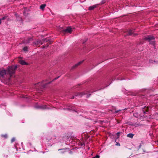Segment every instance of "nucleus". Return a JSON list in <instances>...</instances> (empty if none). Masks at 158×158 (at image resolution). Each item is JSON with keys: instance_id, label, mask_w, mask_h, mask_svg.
I'll list each match as a JSON object with an SVG mask.
<instances>
[{"instance_id": "f257e3e1", "label": "nucleus", "mask_w": 158, "mask_h": 158, "mask_svg": "<svg viewBox=\"0 0 158 158\" xmlns=\"http://www.w3.org/2000/svg\"><path fill=\"white\" fill-rule=\"evenodd\" d=\"M17 68V65H12L8 66L6 70H0V79L1 80H5V76L6 74L8 73L11 77L12 75L15 73Z\"/></svg>"}, {"instance_id": "f03ea898", "label": "nucleus", "mask_w": 158, "mask_h": 158, "mask_svg": "<svg viewBox=\"0 0 158 158\" xmlns=\"http://www.w3.org/2000/svg\"><path fill=\"white\" fill-rule=\"evenodd\" d=\"M144 39L146 40H148V42L151 44L154 45L155 44V41H152L155 39V38L152 35H148L147 37H145Z\"/></svg>"}, {"instance_id": "7ed1b4c3", "label": "nucleus", "mask_w": 158, "mask_h": 158, "mask_svg": "<svg viewBox=\"0 0 158 158\" xmlns=\"http://www.w3.org/2000/svg\"><path fill=\"white\" fill-rule=\"evenodd\" d=\"M45 81H43L42 82H39L37 84V85H40L43 88H44L45 87L46 85L48 84H50L52 81L49 82L47 83H44V82Z\"/></svg>"}, {"instance_id": "20e7f679", "label": "nucleus", "mask_w": 158, "mask_h": 158, "mask_svg": "<svg viewBox=\"0 0 158 158\" xmlns=\"http://www.w3.org/2000/svg\"><path fill=\"white\" fill-rule=\"evenodd\" d=\"M15 15L16 18V19L17 21H19L20 23L23 22L22 18L19 15L15 13Z\"/></svg>"}, {"instance_id": "39448f33", "label": "nucleus", "mask_w": 158, "mask_h": 158, "mask_svg": "<svg viewBox=\"0 0 158 158\" xmlns=\"http://www.w3.org/2000/svg\"><path fill=\"white\" fill-rule=\"evenodd\" d=\"M85 94V93L83 92L81 93H76L75 94V96H78L80 98L83 95H84Z\"/></svg>"}, {"instance_id": "423d86ee", "label": "nucleus", "mask_w": 158, "mask_h": 158, "mask_svg": "<svg viewBox=\"0 0 158 158\" xmlns=\"http://www.w3.org/2000/svg\"><path fill=\"white\" fill-rule=\"evenodd\" d=\"M34 44L36 45H38L39 44L42 45L43 44V42L42 40H39L37 41H36L34 42Z\"/></svg>"}, {"instance_id": "0eeeda50", "label": "nucleus", "mask_w": 158, "mask_h": 158, "mask_svg": "<svg viewBox=\"0 0 158 158\" xmlns=\"http://www.w3.org/2000/svg\"><path fill=\"white\" fill-rule=\"evenodd\" d=\"M73 30H61V32L65 34L67 33L71 34L72 33Z\"/></svg>"}, {"instance_id": "6e6552de", "label": "nucleus", "mask_w": 158, "mask_h": 158, "mask_svg": "<svg viewBox=\"0 0 158 158\" xmlns=\"http://www.w3.org/2000/svg\"><path fill=\"white\" fill-rule=\"evenodd\" d=\"M98 4L94 5L93 6H89L88 8V10H93L95 8L98 6Z\"/></svg>"}, {"instance_id": "1a4fd4ad", "label": "nucleus", "mask_w": 158, "mask_h": 158, "mask_svg": "<svg viewBox=\"0 0 158 158\" xmlns=\"http://www.w3.org/2000/svg\"><path fill=\"white\" fill-rule=\"evenodd\" d=\"M84 60L81 61L75 64L73 66L72 68V69H73L76 68L78 66L81 64L83 61Z\"/></svg>"}, {"instance_id": "9d476101", "label": "nucleus", "mask_w": 158, "mask_h": 158, "mask_svg": "<svg viewBox=\"0 0 158 158\" xmlns=\"http://www.w3.org/2000/svg\"><path fill=\"white\" fill-rule=\"evenodd\" d=\"M7 19V21H9V19L8 18V16L7 15H5L4 17L0 19V21L2 22V20Z\"/></svg>"}, {"instance_id": "9b49d317", "label": "nucleus", "mask_w": 158, "mask_h": 158, "mask_svg": "<svg viewBox=\"0 0 158 158\" xmlns=\"http://www.w3.org/2000/svg\"><path fill=\"white\" fill-rule=\"evenodd\" d=\"M19 63L22 65H27L28 64L23 60H19Z\"/></svg>"}, {"instance_id": "f8f14e48", "label": "nucleus", "mask_w": 158, "mask_h": 158, "mask_svg": "<svg viewBox=\"0 0 158 158\" xmlns=\"http://www.w3.org/2000/svg\"><path fill=\"white\" fill-rule=\"evenodd\" d=\"M43 43L44 44L46 43H48V42L50 41V39L48 38H46L44 39L43 40Z\"/></svg>"}, {"instance_id": "ddd939ff", "label": "nucleus", "mask_w": 158, "mask_h": 158, "mask_svg": "<svg viewBox=\"0 0 158 158\" xmlns=\"http://www.w3.org/2000/svg\"><path fill=\"white\" fill-rule=\"evenodd\" d=\"M46 5L45 4H43L41 5L40 6V9L42 10H43L46 6Z\"/></svg>"}, {"instance_id": "4468645a", "label": "nucleus", "mask_w": 158, "mask_h": 158, "mask_svg": "<svg viewBox=\"0 0 158 158\" xmlns=\"http://www.w3.org/2000/svg\"><path fill=\"white\" fill-rule=\"evenodd\" d=\"M134 135V134L132 133H129L127 135V136L128 137L132 138Z\"/></svg>"}, {"instance_id": "2eb2a0df", "label": "nucleus", "mask_w": 158, "mask_h": 158, "mask_svg": "<svg viewBox=\"0 0 158 158\" xmlns=\"http://www.w3.org/2000/svg\"><path fill=\"white\" fill-rule=\"evenodd\" d=\"M47 106L46 105H41L40 106V109H44L46 108Z\"/></svg>"}, {"instance_id": "dca6fc26", "label": "nucleus", "mask_w": 158, "mask_h": 158, "mask_svg": "<svg viewBox=\"0 0 158 158\" xmlns=\"http://www.w3.org/2000/svg\"><path fill=\"white\" fill-rule=\"evenodd\" d=\"M132 30H128L127 31V33L129 35H131L133 34Z\"/></svg>"}, {"instance_id": "f3484780", "label": "nucleus", "mask_w": 158, "mask_h": 158, "mask_svg": "<svg viewBox=\"0 0 158 158\" xmlns=\"http://www.w3.org/2000/svg\"><path fill=\"white\" fill-rule=\"evenodd\" d=\"M62 30H72L73 28L71 26H68L66 27V28H63Z\"/></svg>"}, {"instance_id": "a211bd4d", "label": "nucleus", "mask_w": 158, "mask_h": 158, "mask_svg": "<svg viewBox=\"0 0 158 158\" xmlns=\"http://www.w3.org/2000/svg\"><path fill=\"white\" fill-rule=\"evenodd\" d=\"M28 48L27 47H25L23 48V50L24 51H28Z\"/></svg>"}, {"instance_id": "6ab92c4d", "label": "nucleus", "mask_w": 158, "mask_h": 158, "mask_svg": "<svg viewBox=\"0 0 158 158\" xmlns=\"http://www.w3.org/2000/svg\"><path fill=\"white\" fill-rule=\"evenodd\" d=\"M51 44V41H49L48 42V43H47L46 45V47H48L49 45Z\"/></svg>"}, {"instance_id": "aec40b11", "label": "nucleus", "mask_w": 158, "mask_h": 158, "mask_svg": "<svg viewBox=\"0 0 158 158\" xmlns=\"http://www.w3.org/2000/svg\"><path fill=\"white\" fill-rule=\"evenodd\" d=\"M2 137L6 138L7 137V135L6 134L2 135Z\"/></svg>"}, {"instance_id": "412c9836", "label": "nucleus", "mask_w": 158, "mask_h": 158, "mask_svg": "<svg viewBox=\"0 0 158 158\" xmlns=\"http://www.w3.org/2000/svg\"><path fill=\"white\" fill-rule=\"evenodd\" d=\"M15 138H13L11 140V143H13V142H14L15 141Z\"/></svg>"}, {"instance_id": "4be33fe9", "label": "nucleus", "mask_w": 158, "mask_h": 158, "mask_svg": "<svg viewBox=\"0 0 158 158\" xmlns=\"http://www.w3.org/2000/svg\"><path fill=\"white\" fill-rule=\"evenodd\" d=\"M67 109L68 110H73V108L72 107H70V108H67Z\"/></svg>"}, {"instance_id": "5701e85b", "label": "nucleus", "mask_w": 158, "mask_h": 158, "mask_svg": "<svg viewBox=\"0 0 158 158\" xmlns=\"http://www.w3.org/2000/svg\"><path fill=\"white\" fill-rule=\"evenodd\" d=\"M120 133V132H118L116 133V135L118 136V138H119Z\"/></svg>"}, {"instance_id": "b1692460", "label": "nucleus", "mask_w": 158, "mask_h": 158, "mask_svg": "<svg viewBox=\"0 0 158 158\" xmlns=\"http://www.w3.org/2000/svg\"><path fill=\"white\" fill-rule=\"evenodd\" d=\"M40 106L39 105H36L35 106V107L37 109H40Z\"/></svg>"}, {"instance_id": "393cba45", "label": "nucleus", "mask_w": 158, "mask_h": 158, "mask_svg": "<svg viewBox=\"0 0 158 158\" xmlns=\"http://www.w3.org/2000/svg\"><path fill=\"white\" fill-rule=\"evenodd\" d=\"M95 158H100V156H99L98 155H96L95 156Z\"/></svg>"}, {"instance_id": "a878e982", "label": "nucleus", "mask_w": 158, "mask_h": 158, "mask_svg": "<svg viewBox=\"0 0 158 158\" xmlns=\"http://www.w3.org/2000/svg\"><path fill=\"white\" fill-rule=\"evenodd\" d=\"M121 111V110H115V113H118L119 111Z\"/></svg>"}, {"instance_id": "bb28decb", "label": "nucleus", "mask_w": 158, "mask_h": 158, "mask_svg": "<svg viewBox=\"0 0 158 158\" xmlns=\"http://www.w3.org/2000/svg\"><path fill=\"white\" fill-rule=\"evenodd\" d=\"M60 76H58V77H56L52 81H53L55 80H56V79H58L59 77H60Z\"/></svg>"}, {"instance_id": "cd10ccee", "label": "nucleus", "mask_w": 158, "mask_h": 158, "mask_svg": "<svg viewBox=\"0 0 158 158\" xmlns=\"http://www.w3.org/2000/svg\"><path fill=\"white\" fill-rule=\"evenodd\" d=\"M91 95V94H87L86 96V98H89L90 97V96Z\"/></svg>"}, {"instance_id": "c85d7f7f", "label": "nucleus", "mask_w": 158, "mask_h": 158, "mask_svg": "<svg viewBox=\"0 0 158 158\" xmlns=\"http://www.w3.org/2000/svg\"><path fill=\"white\" fill-rule=\"evenodd\" d=\"M31 40V38H29V39L28 40V41H27V42H26V43H29V41H30V40Z\"/></svg>"}, {"instance_id": "c756f323", "label": "nucleus", "mask_w": 158, "mask_h": 158, "mask_svg": "<svg viewBox=\"0 0 158 158\" xmlns=\"http://www.w3.org/2000/svg\"><path fill=\"white\" fill-rule=\"evenodd\" d=\"M104 3H105V2L103 1H102V2H101V4H104Z\"/></svg>"}, {"instance_id": "7c9ffc66", "label": "nucleus", "mask_w": 158, "mask_h": 158, "mask_svg": "<svg viewBox=\"0 0 158 158\" xmlns=\"http://www.w3.org/2000/svg\"><path fill=\"white\" fill-rule=\"evenodd\" d=\"M45 47H46V46L44 45H43V46H42V48H45Z\"/></svg>"}, {"instance_id": "2f4dec72", "label": "nucleus", "mask_w": 158, "mask_h": 158, "mask_svg": "<svg viewBox=\"0 0 158 158\" xmlns=\"http://www.w3.org/2000/svg\"><path fill=\"white\" fill-rule=\"evenodd\" d=\"M64 149H60L58 150V151H60V150H64Z\"/></svg>"}, {"instance_id": "473e14b6", "label": "nucleus", "mask_w": 158, "mask_h": 158, "mask_svg": "<svg viewBox=\"0 0 158 158\" xmlns=\"http://www.w3.org/2000/svg\"><path fill=\"white\" fill-rule=\"evenodd\" d=\"M65 152V151H61V153H64Z\"/></svg>"}, {"instance_id": "72a5a7b5", "label": "nucleus", "mask_w": 158, "mask_h": 158, "mask_svg": "<svg viewBox=\"0 0 158 158\" xmlns=\"http://www.w3.org/2000/svg\"><path fill=\"white\" fill-rule=\"evenodd\" d=\"M137 35V34H133V35H134V36H136Z\"/></svg>"}, {"instance_id": "f704fd0d", "label": "nucleus", "mask_w": 158, "mask_h": 158, "mask_svg": "<svg viewBox=\"0 0 158 158\" xmlns=\"http://www.w3.org/2000/svg\"><path fill=\"white\" fill-rule=\"evenodd\" d=\"M75 95L74 96H73L72 98H71V99H73V98H74V97H75Z\"/></svg>"}, {"instance_id": "c9c22d12", "label": "nucleus", "mask_w": 158, "mask_h": 158, "mask_svg": "<svg viewBox=\"0 0 158 158\" xmlns=\"http://www.w3.org/2000/svg\"><path fill=\"white\" fill-rule=\"evenodd\" d=\"M117 145H119V146H120V143H117Z\"/></svg>"}, {"instance_id": "e433bc0d", "label": "nucleus", "mask_w": 158, "mask_h": 158, "mask_svg": "<svg viewBox=\"0 0 158 158\" xmlns=\"http://www.w3.org/2000/svg\"><path fill=\"white\" fill-rule=\"evenodd\" d=\"M146 111H148V108H147V109L146 110Z\"/></svg>"}, {"instance_id": "4c0bfd02", "label": "nucleus", "mask_w": 158, "mask_h": 158, "mask_svg": "<svg viewBox=\"0 0 158 158\" xmlns=\"http://www.w3.org/2000/svg\"><path fill=\"white\" fill-rule=\"evenodd\" d=\"M86 41V40L85 41V42H83V43H83V44H84V43H85Z\"/></svg>"}, {"instance_id": "58836bf2", "label": "nucleus", "mask_w": 158, "mask_h": 158, "mask_svg": "<svg viewBox=\"0 0 158 158\" xmlns=\"http://www.w3.org/2000/svg\"><path fill=\"white\" fill-rule=\"evenodd\" d=\"M59 27H60V28H62V27H60V26Z\"/></svg>"}, {"instance_id": "ea45409f", "label": "nucleus", "mask_w": 158, "mask_h": 158, "mask_svg": "<svg viewBox=\"0 0 158 158\" xmlns=\"http://www.w3.org/2000/svg\"><path fill=\"white\" fill-rule=\"evenodd\" d=\"M81 85V84H79V85Z\"/></svg>"}, {"instance_id": "a19ab883", "label": "nucleus", "mask_w": 158, "mask_h": 158, "mask_svg": "<svg viewBox=\"0 0 158 158\" xmlns=\"http://www.w3.org/2000/svg\"><path fill=\"white\" fill-rule=\"evenodd\" d=\"M95 158V157H93V158Z\"/></svg>"}]
</instances>
